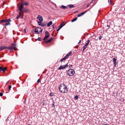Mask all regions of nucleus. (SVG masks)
I'll use <instances>...</instances> for the list:
<instances>
[{
	"label": "nucleus",
	"instance_id": "29",
	"mask_svg": "<svg viewBox=\"0 0 125 125\" xmlns=\"http://www.w3.org/2000/svg\"><path fill=\"white\" fill-rule=\"evenodd\" d=\"M45 102H46V101H45V100H43L42 101V106H44V105H45Z\"/></svg>",
	"mask_w": 125,
	"mask_h": 125
},
{
	"label": "nucleus",
	"instance_id": "56",
	"mask_svg": "<svg viewBox=\"0 0 125 125\" xmlns=\"http://www.w3.org/2000/svg\"><path fill=\"white\" fill-rule=\"evenodd\" d=\"M79 47V46H77V48H78Z\"/></svg>",
	"mask_w": 125,
	"mask_h": 125
},
{
	"label": "nucleus",
	"instance_id": "54",
	"mask_svg": "<svg viewBox=\"0 0 125 125\" xmlns=\"http://www.w3.org/2000/svg\"><path fill=\"white\" fill-rule=\"evenodd\" d=\"M31 37H34V35H31Z\"/></svg>",
	"mask_w": 125,
	"mask_h": 125
},
{
	"label": "nucleus",
	"instance_id": "22",
	"mask_svg": "<svg viewBox=\"0 0 125 125\" xmlns=\"http://www.w3.org/2000/svg\"><path fill=\"white\" fill-rule=\"evenodd\" d=\"M72 54V52H69L65 56L67 57V58H69V56H70Z\"/></svg>",
	"mask_w": 125,
	"mask_h": 125
},
{
	"label": "nucleus",
	"instance_id": "51",
	"mask_svg": "<svg viewBox=\"0 0 125 125\" xmlns=\"http://www.w3.org/2000/svg\"><path fill=\"white\" fill-rule=\"evenodd\" d=\"M81 42H82V40H80V41H79V42H78V43H81Z\"/></svg>",
	"mask_w": 125,
	"mask_h": 125
},
{
	"label": "nucleus",
	"instance_id": "8",
	"mask_svg": "<svg viewBox=\"0 0 125 125\" xmlns=\"http://www.w3.org/2000/svg\"><path fill=\"white\" fill-rule=\"evenodd\" d=\"M37 19H38V20H39L40 21H38V24H40V23H42L43 21V18H42V16L38 15L37 17Z\"/></svg>",
	"mask_w": 125,
	"mask_h": 125
},
{
	"label": "nucleus",
	"instance_id": "50",
	"mask_svg": "<svg viewBox=\"0 0 125 125\" xmlns=\"http://www.w3.org/2000/svg\"><path fill=\"white\" fill-rule=\"evenodd\" d=\"M89 7V4H88L87 5V6H86V7Z\"/></svg>",
	"mask_w": 125,
	"mask_h": 125
},
{
	"label": "nucleus",
	"instance_id": "49",
	"mask_svg": "<svg viewBox=\"0 0 125 125\" xmlns=\"http://www.w3.org/2000/svg\"><path fill=\"white\" fill-rule=\"evenodd\" d=\"M107 27H108V28H111V26H110L109 25H107Z\"/></svg>",
	"mask_w": 125,
	"mask_h": 125
},
{
	"label": "nucleus",
	"instance_id": "33",
	"mask_svg": "<svg viewBox=\"0 0 125 125\" xmlns=\"http://www.w3.org/2000/svg\"><path fill=\"white\" fill-rule=\"evenodd\" d=\"M49 96H51V97H52V96H53V93L51 92V93L49 94Z\"/></svg>",
	"mask_w": 125,
	"mask_h": 125
},
{
	"label": "nucleus",
	"instance_id": "2",
	"mask_svg": "<svg viewBox=\"0 0 125 125\" xmlns=\"http://www.w3.org/2000/svg\"><path fill=\"white\" fill-rule=\"evenodd\" d=\"M10 22H11L10 19H3L0 21V24L1 25H5V26H10L11 25Z\"/></svg>",
	"mask_w": 125,
	"mask_h": 125
},
{
	"label": "nucleus",
	"instance_id": "36",
	"mask_svg": "<svg viewBox=\"0 0 125 125\" xmlns=\"http://www.w3.org/2000/svg\"><path fill=\"white\" fill-rule=\"evenodd\" d=\"M68 63H66L65 65H64V67L66 68V67H68L69 65H68Z\"/></svg>",
	"mask_w": 125,
	"mask_h": 125
},
{
	"label": "nucleus",
	"instance_id": "17",
	"mask_svg": "<svg viewBox=\"0 0 125 125\" xmlns=\"http://www.w3.org/2000/svg\"><path fill=\"white\" fill-rule=\"evenodd\" d=\"M68 59V58L66 57V56L62 58L60 61V62H63V61H65V60Z\"/></svg>",
	"mask_w": 125,
	"mask_h": 125
},
{
	"label": "nucleus",
	"instance_id": "25",
	"mask_svg": "<svg viewBox=\"0 0 125 125\" xmlns=\"http://www.w3.org/2000/svg\"><path fill=\"white\" fill-rule=\"evenodd\" d=\"M22 4H23V5H28V4H29V3L27 2H22Z\"/></svg>",
	"mask_w": 125,
	"mask_h": 125
},
{
	"label": "nucleus",
	"instance_id": "55",
	"mask_svg": "<svg viewBox=\"0 0 125 125\" xmlns=\"http://www.w3.org/2000/svg\"><path fill=\"white\" fill-rule=\"evenodd\" d=\"M103 125H107V124H104Z\"/></svg>",
	"mask_w": 125,
	"mask_h": 125
},
{
	"label": "nucleus",
	"instance_id": "31",
	"mask_svg": "<svg viewBox=\"0 0 125 125\" xmlns=\"http://www.w3.org/2000/svg\"><path fill=\"white\" fill-rule=\"evenodd\" d=\"M108 2L109 4V5H111L112 1V0H108Z\"/></svg>",
	"mask_w": 125,
	"mask_h": 125
},
{
	"label": "nucleus",
	"instance_id": "1",
	"mask_svg": "<svg viewBox=\"0 0 125 125\" xmlns=\"http://www.w3.org/2000/svg\"><path fill=\"white\" fill-rule=\"evenodd\" d=\"M59 88L60 91H61V92L62 93H67L68 92V88H67V86L64 83L61 84L59 87Z\"/></svg>",
	"mask_w": 125,
	"mask_h": 125
},
{
	"label": "nucleus",
	"instance_id": "38",
	"mask_svg": "<svg viewBox=\"0 0 125 125\" xmlns=\"http://www.w3.org/2000/svg\"><path fill=\"white\" fill-rule=\"evenodd\" d=\"M101 39H102V36H100L99 37V40L100 41V40H101Z\"/></svg>",
	"mask_w": 125,
	"mask_h": 125
},
{
	"label": "nucleus",
	"instance_id": "3",
	"mask_svg": "<svg viewBox=\"0 0 125 125\" xmlns=\"http://www.w3.org/2000/svg\"><path fill=\"white\" fill-rule=\"evenodd\" d=\"M24 9V4L21 3V4L18 6V10H17V11H19V12L22 13V15H24V11H23Z\"/></svg>",
	"mask_w": 125,
	"mask_h": 125
},
{
	"label": "nucleus",
	"instance_id": "44",
	"mask_svg": "<svg viewBox=\"0 0 125 125\" xmlns=\"http://www.w3.org/2000/svg\"><path fill=\"white\" fill-rule=\"evenodd\" d=\"M57 34H58V32L55 33V35L54 36V37H56V36H57Z\"/></svg>",
	"mask_w": 125,
	"mask_h": 125
},
{
	"label": "nucleus",
	"instance_id": "14",
	"mask_svg": "<svg viewBox=\"0 0 125 125\" xmlns=\"http://www.w3.org/2000/svg\"><path fill=\"white\" fill-rule=\"evenodd\" d=\"M38 25L39 26H41V27H45V26H46V24H45L44 22H41L38 23Z\"/></svg>",
	"mask_w": 125,
	"mask_h": 125
},
{
	"label": "nucleus",
	"instance_id": "20",
	"mask_svg": "<svg viewBox=\"0 0 125 125\" xmlns=\"http://www.w3.org/2000/svg\"><path fill=\"white\" fill-rule=\"evenodd\" d=\"M67 6H68V7H69V8H74V7H75V6H74V5L73 4L67 5Z\"/></svg>",
	"mask_w": 125,
	"mask_h": 125
},
{
	"label": "nucleus",
	"instance_id": "26",
	"mask_svg": "<svg viewBox=\"0 0 125 125\" xmlns=\"http://www.w3.org/2000/svg\"><path fill=\"white\" fill-rule=\"evenodd\" d=\"M11 87H12L11 85H9V86L8 87V92L10 91V90L11 89Z\"/></svg>",
	"mask_w": 125,
	"mask_h": 125
},
{
	"label": "nucleus",
	"instance_id": "39",
	"mask_svg": "<svg viewBox=\"0 0 125 125\" xmlns=\"http://www.w3.org/2000/svg\"><path fill=\"white\" fill-rule=\"evenodd\" d=\"M37 83H41V79H39L37 81Z\"/></svg>",
	"mask_w": 125,
	"mask_h": 125
},
{
	"label": "nucleus",
	"instance_id": "4",
	"mask_svg": "<svg viewBox=\"0 0 125 125\" xmlns=\"http://www.w3.org/2000/svg\"><path fill=\"white\" fill-rule=\"evenodd\" d=\"M4 49H9L10 51H12V47L1 46H0V51H1Z\"/></svg>",
	"mask_w": 125,
	"mask_h": 125
},
{
	"label": "nucleus",
	"instance_id": "6",
	"mask_svg": "<svg viewBox=\"0 0 125 125\" xmlns=\"http://www.w3.org/2000/svg\"><path fill=\"white\" fill-rule=\"evenodd\" d=\"M67 74L69 77H72L75 74V70L72 68H70L67 71Z\"/></svg>",
	"mask_w": 125,
	"mask_h": 125
},
{
	"label": "nucleus",
	"instance_id": "52",
	"mask_svg": "<svg viewBox=\"0 0 125 125\" xmlns=\"http://www.w3.org/2000/svg\"><path fill=\"white\" fill-rule=\"evenodd\" d=\"M24 33H26V28L24 29Z\"/></svg>",
	"mask_w": 125,
	"mask_h": 125
},
{
	"label": "nucleus",
	"instance_id": "24",
	"mask_svg": "<svg viewBox=\"0 0 125 125\" xmlns=\"http://www.w3.org/2000/svg\"><path fill=\"white\" fill-rule=\"evenodd\" d=\"M31 33H32V34H35H35H37V31H36V28H35V29H32V30H31Z\"/></svg>",
	"mask_w": 125,
	"mask_h": 125
},
{
	"label": "nucleus",
	"instance_id": "53",
	"mask_svg": "<svg viewBox=\"0 0 125 125\" xmlns=\"http://www.w3.org/2000/svg\"><path fill=\"white\" fill-rule=\"evenodd\" d=\"M94 1H95V0H92V2H94Z\"/></svg>",
	"mask_w": 125,
	"mask_h": 125
},
{
	"label": "nucleus",
	"instance_id": "5",
	"mask_svg": "<svg viewBox=\"0 0 125 125\" xmlns=\"http://www.w3.org/2000/svg\"><path fill=\"white\" fill-rule=\"evenodd\" d=\"M35 30L36 31V34L38 35L42 34V31H43V29L42 27H36Z\"/></svg>",
	"mask_w": 125,
	"mask_h": 125
},
{
	"label": "nucleus",
	"instance_id": "10",
	"mask_svg": "<svg viewBox=\"0 0 125 125\" xmlns=\"http://www.w3.org/2000/svg\"><path fill=\"white\" fill-rule=\"evenodd\" d=\"M24 15H22V13L21 12H19V15L16 17V19H19L20 17H21V18H23V17Z\"/></svg>",
	"mask_w": 125,
	"mask_h": 125
},
{
	"label": "nucleus",
	"instance_id": "18",
	"mask_svg": "<svg viewBox=\"0 0 125 125\" xmlns=\"http://www.w3.org/2000/svg\"><path fill=\"white\" fill-rule=\"evenodd\" d=\"M61 8H62V9H68V7L64 6V5H62Z\"/></svg>",
	"mask_w": 125,
	"mask_h": 125
},
{
	"label": "nucleus",
	"instance_id": "47",
	"mask_svg": "<svg viewBox=\"0 0 125 125\" xmlns=\"http://www.w3.org/2000/svg\"><path fill=\"white\" fill-rule=\"evenodd\" d=\"M2 69H1V66H0V72H1Z\"/></svg>",
	"mask_w": 125,
	"mask_h": 125
},
{
	"label": "nucleus",
	"instance_id": "43",
	"mask_svg": "<svg viewBox=\"0 0 125 125\" xmlns=\"http://www.w3.org/2000/svg\"><path fill=\"white\" fill-rule=\"evenodd\" d=\"M78 12H79V11H75L74 13V14H76V13H78Z\"/></svg>",
	"mask_w": 125,
	"mask_h": 125
},
{
	"label": "nucleus",
	"instance_id": "48",
	"mask_svg": "<svg viewBox=\"0 0 125 125\" xmlns=\"http://www.w3.org/2000/svg\"><path fill=\"white\" fill-rule=\"evenodd\" d=\"M8 121V118H7V119L5 120V122H7Z\"/></svg>",
	"mask_w": 125,
	"mask_h": 125
},
{
	"label": "nucleus",
	"instance_id": "12",
	"mask_svg": "<svg viewBox=\"0 0 125 125\" xmlns=\"http://www.w3.org/2000/svg\"><path fill=\"white\" fill-rule=\"evenodd\" d=\"M113 63L114 67H116L117 66V59L116 58H113Z\"/></svg>",
	"mask_w": 125,
	"mask_h": 125
},
{
	"label": "nucleus",
	"instance_id": "13",
	"mask_svg": "<svg viewBox=\"0 0 125 125\" xmlns=\"http://www.w3.org/2000/svg\"><path fill=\"white\" fill-rule=\"evenodd\" d=\"M53 40V38L52 37L49 39H46L44 42H46V43H49V42H51V41H52Z\"/></svg>",
	"mask_w": 125,
	"mask_h": 125
},
{
	"label": "nucleus",
	"instance_id": "16",
	"mask_svg": "<svg viewBox=\"0 0 125 125\" xmlns=\"http://www.w3.org/2000/svg\"><path fill=\"white\" fill-rule=\"evenodd\" d=\"M64 69H66L65 66L63 65H61L59 68L58 70H64Z\"/></svg>",
	"mask_w": 125,
	"mask_h": 125
},
{
	"label": "nucleus",
	"instance_id": "57",
	"mask_svg": "<svg viewBox=\"0 0 125 125\" xmlns=\"http://www.w3.org/2000/svg\"><path fill=\"white\" fill-rule=\"evenodd\" d=\"M0 57H1V55L0 54Z\"/></svg>",
	"mask_w": 125,
	"mask_h": 125
},
{
	"label": "nucleus",
	"instance_id": "32",
	"mask_svg": "<svg viewBox=\"0 0 125 125\" xmlns=\"http://www.w3.org/2000/svg\"><path fill=\"white\" fill-rule=\"evenodd\" d=\"M86 47H86V46H83V50H82V52H84V50H85V49H86Z\"/></svg>",
	"mask_w": 125,
	"mask_h": 125
},
{
	"label": "nucleus",
	"instance_id": "9",
	"mask_svg": "<svg viewBox=\"0 0 125 125\" xmlns=\"http://www.w3.org/2000/svg\"><path fill=\"white\" fill-rule=\"evenodd\" d=\"M87 12V11L80 13L78 15L77 17H81V16H83V15H84V14H85V13H86Z\"/></svg>",
	"mask_w": 125,
	"mask_h": 125
},
{
	"label": "nucleus",
	"instance_id": "21",
	"mask_svg": "<svg viewBox=\"0 0 125 125\" xmlns=\"http://www.w3.org/2000/svg\"><path fill=\"white\" fill-rule=\"evenodd\" d=\"M77 20H78V17H76L74 19H73L71 21V22H72V23H73V22H75V21H77Z\"/></svg>",
	"mask_w": 125,
	"mask_h": 125
},
{
	"label": "nucleus",
	"instance_id": "27",
	"mask_svg": "<svg viewBox=\"0 0 125 125\" xmlns=\"http://www.w3.org/2000/svg\"><path fill=\"white\" fill-rule=\"evenodd\" d=\"M23 15H24V13H25V12H28V11H29V10H28L27 9H24L23 10Z\"/></svg>",
	"mask_w": 125,
	"mask_h": 125
},
{
	"label": "nucleus",
	"instance_id": "28",
	"mask_svg": "<svg viewBox=\"0 0 125 125\" xmlns=\"http://www.w3.org/2000/svg\"><path fill=\"white\" fill-rule=\"evenodd\" d=\"M55 103L54 102V101L53 100V104H52V107L55 108Z\"/></svg>",
	"mask_w": 125,
	"mask_h": 125
},
{
	"label": "nucleus",
	"instance_id": "7",
	"mask_svg": "<svg viewBox=\"0 0 125 125\" xmlns=\"http://www.w3.org/2000/svg\"><path fill=\"white\" fill-rule=\"evenodd\" d=\"M50 36V34H49V32H48V31H45V36L43 39V42H44V41H46V40H47V39H48V38H49Z\"/></svg>",
	"mask_w": 125,
	"mask_h": 125
},
{
	"label": "nucleus",
	"instance_id": "11",
	"mask_svg": "<svg viewBox=\"0 0 125 125\" xmlns=\"http://www.w3.org/2000/svg\"><path fill=\"white\" fill-rule=\"evenodd\" d=\"M12 46H10L9 47H12V50L14 49L15 50H16L17 49V48L16 47V43H12Z\"/></svg>",
	"mask_w": 125,
	"mask_h": 125
},
{
	"label": "nucleus",
	"instance_id": "15",
	"mask_svg": "<svg viewBox=\"0 0 125 125\" xmlns=\"http://www.w3.org/2000/svg\"><path fill=\"white\" fill-rule=\"evenodd\" d=\"M65 23V22H63L62 23H61L60 24V25L59 26V28L60 29H62V28H63V27H64V26H65V24H64Z\"/></svg>",
	"mask_w": 125,
	"mask_h": 125
},
{
	"label": "nucleus",
	"instance_id": "45",
	"mask_svg": "<svg viewBox=\"0 0 125 125\" xmlns=\"http://www.w3.org/2000/svg\"><path fill=\"white\" fill-rule=\"evenodd\" d=\"M72 67H73V65H70L69 66V68H72Z\"/></svg>",
	"mask_w": 125,
	"mask_h": 125
},
{
	"label": "nucleus",
	"instance_id": "37",
	"mask_svg": "<svg viewBox=\"0 0 125 125\" xmlns=\"http://www.w3.org/2000/svg\"><path fill=\"white\" fill-rule=\"evenodd\" d=\"M3 95V93L2 92H0V96H2Z\"/></svg>",
	"mask_w": 125,
	"mask_h": 125
},
{
	"label": "nucleus",
	"instance_id": "30",
	"mask_svg": "<svg viewBox=\"0 0 125 125\" xmlns=\"http://www.w3.org/2000/svg\"><path fill=\"white\" fill-rule=\"evenodd\" d=\"M74 99H75V100H78V99H79V96H78V95L75 96Z\"/></svg>",
	"mask_w": 125,
	"mask_h": 125
},
{
	"label": "nucleus",
	"instance_id": "23",
	"mask_svg": "<svg viewBox=\"0 0 125 125\" xmlns=\"http://www.w3.org/2000/svg\"><path fill=\"white\" fill-rule=\"evenodd\" d=\"M1 70L3 71V73H4V72H5V71H6L7 70V68L6 67H4L2 68V67H1Z\"/></svg>",
	"mask_w": 125,
	"mask_h": 125
},
{
	"label": "nucleus",
	"instance_id": "40",
	"mask_svg": "<svg viewBox=\"0 0 125 125\" xmlns=\"http://www.w3.org/2000/svg\"><path fill=\"white\" fill-rule=\"evenodd\" d=\"M55 25V24H54L52 25V28H53V29H55V27H54Z\"/></svg>",
	"mask_w": 125,
	"mask_h": 125
},
{
	"label": "nucleus",
	"instance_id": "41",
	"mask_svg": "<svg viewBox=\"0 0 125 125\" xmlns=\"http://www.w3.org/2000/svg\"><path fill=\"white\" fill-rule=\"evenodd\" d=\"M89 42H90V40H88L87 41V43H89Z\"/></svg>",
	"mask_w": 125,
	"mask_h": 125
},
{
	"label": "nucleus",
	"instance_id": "34",
	"mask_svg": "<svg viewBox=\"0 0 125 125\" xmlns=\"http://www.w3.org/2000/svg\"><path fill=\"white\" fill-rule=\"evenodd\" d=\"M89 44V43L86 42L84 45V46H86V47H87V46H88V45Z\"/></svg>",
	"mask_w": 125,
	"mask_h": 125
},
{
	"label": "nucleus",
	"instance_id": "46",
	"mask_svg": "<svg viewBox=\"0 0 125 125\" xmlns=\"http://www.w3.org/2000/svg\"><path fill=\"white\" fill-rule=\"evenodd\" d=\"M84 38H85V37H84V36H82V40H83V39H84Z\"/></svg>",
	"mask_w": 125,
	"mask_h": 125
},
{
	"label": "nucleus",
	"instance_id": "19",
	"mask_svg": "<svg viewBox=\"0 0 125 125\" xmlns=\"http://www.w3.org/2000/svg\"><path fill=\"white\" fill-rule=\"evenodd\" d=\"M51 25H52V21H50L49 22H48L47 23V27H50V26H51Z\"/></svg>",
	"mask_w": 125,
	"mask_h": 125
},
{
	"label": "nucleus",
	"instance_id": "42",
	"mask_svg": "<svg viewBox=\"0 0 125 125\" xmlns=\"http://www.w3.org/2000/svg\"><path fill=\"white\" fill-rule=\"evenodd\" d=\"M61 29L60 28H59L57 30V32H59V31H60Z\"/></svg>",
	"mask_w": 125,
	"mask_h": 125
},
{
	"label": "nucleus",
	"instance_id": "35",
	"mask_svg": "<svg viewBox=\"0 0 125 125\" xmlns=\"http://www.w3.org/2000/svg\"><path fill=\"white\" fill-rule=\"evenodd\" d=\"M37 41H39V42L42 41V40H41V37H38V38L37 39Z\"/></svg>",
	"mask_w": 125,
	"mask_h": 125
}]
</instances>
